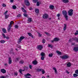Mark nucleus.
Here are the masks:
<instances>
[{
	"instance_id": "de8ad7c7",
	"label": "nucleus",
	"mask_w": 78,
	"mask_h": 78,
	"mask_svg": "<svg viewBox=\"0 0 78 78\" xmlns=\"http://www.w3.org/2000/svg\"><path fill=\"white\" fill-rule=\"evenodd\" d=\"M22 16V15L20 14H19L17 16V17H20Z\"/></svg>"
},
{
	"instance_id": "c9c22d12",
	"label": "nucleus",
	"mask_w": 78,
	"mask_h": 78,
	"mask_svg": "<svg viewBox=\"0 0 78 78\" xmlns=\"http://www.w3.org/2000/svg\"><path fill=\"white\" fill-rule=\"evenodd\" d=\"M48 47H50V48H52L53 47V45L49 44L48 45Z\"/></svg>"
},
{
	"instance_id": "13d9d810",
	"label": "nucleus",
	"mask_w": 78,
	"mask_h": 78,
	"mask_svg": "<svg viewBox=\"0 0 78 78\" xmlns=\"http://www.w3.org/2000/svg\"><path fill=\"white\" fill-rule=\"evenodd\" d=\"M8 11H6L5 12L4 14H5V15L6 14L8 13Z\"/></svg>"
},
{
	"instance_id": "393cba45",
	"label": "nucleus",
	"mask_w": 78,
	"mask_h": 78,
	"mask_svg": "<svg viewBox=\"0 0 78 78\" xmlns=\"http://www.w3.org/2000/svg\"><path fill=\"white\" fill-rule=\"evenodd\" d=\"M28 35L29 36H31V37L32 38H34V37H33V36L32 35V34H31L30 33H28Z\"/></svg>"
},
{
	"instance_id": "ea45409f",
	"label": "nucleus",
	"mask_w": 78,
	"mask_h": 78,
	"mask_svg": "<svg viewBox=\"0 0 78 78\" xmlns=\"http://www.w3.org/2000/svg\"><path fill=\"white\" fill-rule=\"evenodd\" d=\"M45 58L44 57L42 56V57H41V60H44V59Z\"/></svg>"
},
{
	"instance_id": "5fc2aeb1",
	"label": "nucleus",
	"mask_w": 78,
	"mask_h": 78,
	"mask_svg": "<svg viewBox=\"0 0 78 78\" xmlns=\"http://www.w3.org/2000/svg\"><path fill=\"white\" fill-rule=\"evenodd\" d=\"M29 67L30 69H32V66H31V65H30Z\"/></svg>"
},
{
	"instance_id": "9d476101",
	"label": "nucleus",
	"mask_w": 78,
	"mask_h": 78,
	"mask_svg": "<svg viewBox=\"0 0 78 78\" xmlns=\"http://www.w3.org/2000/svg\"><path fill=\"white\" fill-rule=\"evenodd\" d=\"M38 72H40V71H41L42 74H44V73H45V70L42 69H38Z\"/></svg>"
},
{
	"instance_id": "473e14b6",
	"label": "nucleus",
	"mask_w": 78,
	"mask_h": 78,
	"mask_svg": "<svg viewBox=\"0 0 78 78\" xmlns=\"http://www.w3.org/2000/svg\"><path fill=\"white\" fill-rule=\"evenodd\" d=\"M14 24V22H13V21H11L10 22V24L9 25L12 26V24Z\"/></svg>"
},
{
	"instance_id": "2eb2a0df",
	"label": "nucleus",
	"mask_w": 78,
	"mask_h": 78,
	"mask_svg": "<svg viewBox=\"0 0 78 78\" xmlns=\"http://www.w3.org/2000/svg\"><path fill=\"white\" fill-rule=\"evenodd\" d=\"M37 63H38L37 61L36 60L33 61L32 62V64H33L34 65H37Z\"/></svg>"
},
{
	"instance_id": "4468645a",
	"label": "nucleus",
	"mask_w": 78,
	"mask_h": 78,
	"mask_svg": "<svg viewBox=\"0 0 78 78\" xmlns=\"http://www.w3.org/2000/svg\"><path fill=\"white\" fill-rule=\"evenodd\" d=\"M8 62L9 64H12V60L11 59V57H9V58Z\"/></svg>"
},
{
	"instance_id": "6ab92c4d",
	"label": "nucleus",
	"mask_w": 78,
	"mask_h": 78,
	"mask_svg": "<svg viewBox=\"0 0 78 78\" xmlns=\"http://www.w3.org/2000/svg\"><path fill=\"white\" fill-rule=\"evenodd\" d=\"M11 27H12V26L10 25H9L8 27H7L8 30V31H9V30H11Z\"/></svg>"
},
{
	"instance_id": "7c9ffc66",
	"label": "nucleus",
	"mask_w": 78,
	"mask_h": 78,
	"mask_svg": "<svg viewBox=\"0 0 78 78\" xmlns=\"http://www.w3.org/2000/svg\"><path fill=\"white\" fill-rule=\"evenodd\" d=\"M24 71L25 70H22L21 69H20L19 70V72L20 73H22V72H24Z\"/></svg>"
},
{
	"instance_id": "680f3d73",
	"label": "nucleus",
	"mask_w": 78,
	"mask_h": 78,
	"mask_svg": "<svg viewBox=\"0 0 78 78\" xmlns=\"http://www.w3.org/2000/svg\"><path fill=\"white\" fill-rule=\"evenodd\" d=\"M57 16H58V17H59V16H60V14H57Z\"/></svg>"
},
{
	"instance_id": "423d86ee",
	"label": "nucleus",
	"mask_w": 78,
	"mask_h": 78,
	"mask_svg": "<svg viewBox=\"0 0 78 78\" xmlns=\"http://www.w3.org/2000/svg\"><path fill=\"white\" fill-rule=\"evenodd\" d=\"M2 35L3 36V38H4V39H5V38L7 40H8L9 39V38H10L9 37V36H5V35L4 34H2Z\"/></svg>"
},
{
	"instance_id": "bf43d9fd",
	"label": "nucleus",
	"mask_w": 78,
	"mask_h": 78,
	"mask_svg": "<svg viewBox=\"0 0 78 78\" xmlns=\"http://www.w3.org/2000/svg\"><path fill=\"white\" fill-rule=\"evenodd\" d=\"M14 2V0H10V2L11 3H12Z\"/></svg>"
},
{
	"instance_id": "c03bdc74",
	"label": "nucleus",
	"mask_w": 78,
	"mask_h": 78,
	"mask_svg": "<svg viewBox=\"0 0 78 78\" xmlns=\"http://www.w3.org/2000/svg\"><path fill=\"white\" fill-rule=\"evenodd\" d=\"M23 62H24L23 61L21 60V61H20V64H23Z\"/></svg>"
},
{
	"instance_id": "0e129e2a",
	"label": "nucleus",
	"mask_w": 78,
	"mask_h": 78,
	"mask_svg": "<svg viewBox=\"0 0 78 78\" xmlns=\"http://www.w3.org/2000/svg\"><path fill=\"white\" fill-rule=\"evenodd\" d=\"M30 9L32 10V9H33V8H30Z\"/></svg>"
},
{
	"instance_id": "f704fd0d",
	"label": "nucleus",
	"mask_w": 78,
	"mask_h": 78,
	"mask_svg": "<svg viewBox=\"0 0 78 78\" xmlns=\"http://www.w3.org/2000/svg\"><path fill=\"white\" fill-rule=\"evenodd\" d=\"M41 55L42 56H44L45 55V53L44 52H42L41 53Z\"/></svg>"
},
{
	"instance_id": "cd10ccee",
	"label": "nucleus",
	"mask_w": 78,
	"mask_h": 78,
	"mask_svg": "<svg viewBox=\"0 0 78 78\" xmlns=\"http://www.w3.org/2000/svg\"><path fill=\"white\" fill-rule=\"evenodd\" d=\"M56 53H58V55H61V52L58 51H56Z\"/></svg>"
},
{
	"instance_id": "6e6d98bb",
	"label": "nucleus",
	"mask_w": 78,
	"mask_h": 78,
	"mask_svg": "<svg viewBox=\"0 0 78 78\" xmlns=\"http://www.w3.org/2000/svg\"><path fill=\"white\" fill-rule=\"evenodd\" d=\"M0 78H6V77L5 76H1Z\"/></svg>"
},
{
	"instance_id": "a211bd4d",
	"label": "nucleus",
	"mask_w": 78,
	"mask_h": 78,
	"mask_svg": "<svg viewBox=\"0 0 78 78\" xmlns=\"http://www.w3.org/2000/svg\"><path fill=\"white\" fill-rule=\"evenodd\" d=\"M22 11H23V12H24V13H26L27 12V11H26V10H25L24 8H22Z\"/></svg>"
},
{
	"instance_id": "bb28decb",
	"label": "nucleus",
	"mask_w": 78,
	"mask_h": 78,
	"mask_svg": "<svg viewBox=\"0 0 78 78\" xmlns=\"http://www.w3.org/2000/svg\"><path fill=\"white\" fill-rule=\"evenodd\" d=\"M9 15H5V19H8V17H9Z\"/></svg>"
},
{
	"instance_id": "7ed1b4c3",
	"label": "nucleus",
	"mask_w": 78,
	"mask_h": 78,
	"mask_svg": "<svg viewBox=\"0 0 78 78\" xmlns=\"http://www.w3.org/2000/svg\"><path fill=\"white\" fill-rule=\"evenodd\" d=\"M48 17V15L47 14H44L43 16V18L44 19H46Z\"/></svg>"
},
{
	"instance_id": "f257e3e1",
	"label": "nucleus",
	"mask_w": 78,
	"mask_h": 78,
	"mask_svg": "<svg viewBox=\"0 0 78 78\" xmlns=\"http://www.w3.org/2000/svg\"><path fill=\"white\" fill-rule=\"evenodd\" d=\"M74 41L78 42V38L75 37L70 38L69 41V42H74Z\"/></svg>"
},
{
	"instance_id": "79ce46f5",
	"label": "nucleus",
	"mask_w": 78,
	"mask_h": 78,
	"mask_svg": "<svg viewBox=\"0 0 78 78\" xmlns=\"http://www.w3.org/2000/svg\"><path fill=\"white\" fill-rule=\"evenodd\" d=\"M75 73H76V74H78V69L75 70Z\"/></svg>"
},
{
	"instance_id": "5701e85b",
	"label": "nucleus",
	"mask_w": 78,
	"mask_h": 78,
	"mask_svg": "<svg viewBox=\"0 0 78 78\" xmlns=\"http://www.w3.org/2000/svg\"><path fill=\"white\" fill-rule=\"evenodd\" d=\"M35 11L37 14H38L39 13V10L38 9H36L35 10Z\"/></svg>"
},
{
	"instance_id": "49530a36",
	"label": "nucleus",
	"mask_w": 78,
	"mask_h": 78,
	"mask_svg": "<svg viewBox=\"0 0 78 78\" xmlns=\"http://www.w3.org/2000/svg\"><path fill=\"white\" fill-rule=\"evenodd\" d=\"M45 42V40L44 39H43L42 41V43H44Z\"/></svg>"
},
{
	"instance_id": "4d7b16f0",
	"label": "nucleus",
	"mask_w": 78,
	"mask_h": 78,
	"mask_svg": "<svg viewBox=\"0 0 78 78\" xmlns=\"http://www.w3.org/2000/svg\"><path fill=\"white\" fill-rule=\"evenodd\" d=\"M75 44V43H72L71 45H74Z\"/></svg>"
},
{
	"instance_id": "052dcab7",
	"label": "nucleus",
	"mask_w": 78,
	"mask_h": 78,
	"mask_svg": "<svg viewBox=\"0 0 78 78\" xmlns=\"http://www.w3.org/2000/svg\"><path fill=\"white\" fill-rule=\"evenodd\" d=\"M45 34L48 35V36H49V34L47 32H45Z\"/></svg>"
},
{
	"instance_id": "1a4fd4ad",
	"label": "nucleus",
	"mask_w": 78,
	"mask_h": 78,
	"mask_svg": "<svg viewBox=\"0 0 78 78\" xmlns=\"http://www.w3.org/2000/svg\"><path fill=\"white\" fill-rule=\"evenodd\" d=\"M23 39H25V37L23 36H22L21 37H20V38L19 39V43H20V42H21L22 40H23Z\"/></svg>"
},
{
	"instance_id": "ddd939ff",
	"label": "nucleus",
	"mask_w": 78,
	"mask_h": 78,
	"mask_svg": "<svg viewBox=\"0 0 78 78\" xmlns=\"http://www.w3.org/2000/svg\"><path fill=\"white\" fill-rule=\"evenodd\" d=\"M66 64L67 65V67H69L71 66V63L70 62H68L66 63Z\"/></svg>"
},
{
	"instance_id": "864d4df0",
	"label": "nucleus",
	"mask_w": 78,
	"mask_h": 78,
	"mask_svg": "<svg viewBox=\"0 0 78 78\" xmlns=\"http://www.w3.org/2000/svg\"><path fill=\"white\" fill-rule=\"evenodd\" d=\"M38 34L39 36L40 37H41V36H42V34H40L39 33H38Z\"/></svg>"
},
{
	"instance_id": "4be33fe9",
	"label": "nucleus",
	"mask_w": 78,
	"mask_h": 78,
	"mask_svg": "<svg viewBox=\"0 0 78 78\" xmlns=\"http://www.w3.org/2000/svg\"><path fill=\"white\" fill-rule=\"evenodd\" d=\"M64 27L63 28V30L64 31H65V30H66L67 28V25H66V24H64Z\"/></svg>"
},
{
	"instance_id": "4c0bfd02",
	"label": "nucleus",
	"mask_w": 78,
	"mask_h": 78,
	"mask_svg": "<svg viewBox=\"0 0 78 78\" xmlns=\"http://www.w3.org/2000/svg\"><path fill=\"white\" fill-rule=\"evenodd\" d=\"M76 32L75 33H74V35H78V30H76Z\"/></svg>"
},
{
	"instance_id": "c85d7f7f",
	"label": "nucleus",
	"mask_w": 78,
	"mask_h": 78,
	"mask_svg": "<svg viewBox=\"0 0 78 78\" xmlns=\"http://www.w3.org/2000/svg\"><path fill=\"white\" fill-rule=\"evenodd\" d=\"M6 42L5 41L3 40H2L0 41V42L2 44H4Z\"/></svg>"
},
{
	"instance_id": "774afa93",
	"label": "nucleus",
	"mask_w": 78,
	"mask_h": 78,
	"mask_svg": "<svg viewBox=\"0 0 78 78\" xmlns=\"http://www.w3.org/2000/svg\"><path fill=\"white\" fill-rule=\"evenodd\" d=\"M4 65H5V66H7V64L5 63V64H4Z\"/></svg>"
},
{
	"instance_id": "58836bf2",
	"label": "nucleus",
	"mask_w": 78,
	"mask_h": 78,
	"mask_svg": "<svg viewBox=\"0 0 78 78\" xmlns=\"http://www.w3.org/2000/svg\"><path fill=\"white\" fill-rule=\"evenodd\" d=\"M16 5H13L12 6V9H16Z\"/></svg>"
},
{
	"instance_id": "2f4dec72",
	"label": "nucleus",
	"mask_w": 78,
	"mask_h": 78,
	"mask_svg": "<svg viewBox=\"0 0 78 78\" xmlns=\"http://www.w3.org/2000/svg\"><path fill=\"white\" fill-rule=\"evenodd\" d=\"M73 76L74 77H77V76H78V74L74 73L73 74Z\"/></svg>"
},
{
	"instance_id": "412c9836",
	"label": "nucleus",
	"mask_w": 78,
	"mask_h": 78,
	"mask_svg": "<svg viewBox=\"0 0 78 78\" xmlns=\"http://www.w3.org/2000/svg\"><path fill=\"white\" fill-rule=\"evenodd\" d=\"M63 2V3H69V0H62Z\"/></svg>"
},
{
	"instance_id": "3c124183",
	"label": "nucleus",
	"mask_w": 78,
	"mask_h": 78,
	"mask_svg": "<svg viewBox=\"0 0 78 78\" xmlns=\"http://www.w3.org/2000/svg\"><path fill=\"white\" fill-rule=\"evenodd\" d=\"M18 25H16L15 26V27L16 28H18Z\"/></svg>"
},
{
	"instance_id": "20e7f679",
	"label": "nucleus",
	"mask_w": 78,
	"mask_h": 78,
	"mask_svg": "<svg viewBox=\"0 0 78 78\" xmlns=\"http://www.w3.org/2000/svg\"><path fill=\"white\" fill-rule=\"evenodd\" d=\"M61 58L62 59H67V58H69V56L67 55H66L63 56H62L61 57Z\"/></svg>"
},
{
	"instance_id": "f8f14e48",
	"label": "nucleus",
	"mask_w": 78,
	"mask_h": 78,
	"mask_svg": "<svg viewBox=\"0 0 78 78\" xmlns=\"http://www.w3.org/2000/svg\"><path fill=\"white\" fill-rule=\"evenodd\" d=\"M1 70V72L2 73H5L6 71V70H5L4 69H1L0 70Z\"/></svg>"
},
{
	"instance_id": "f3484780",
	"label": "nucleus",
	"mask_w": 78,
	"mask_h": 78,
	"mask_svg": "<svg viewBox=\"0 0 78 78\" xmlns=\"http://www.w3.org/2000/svg\"><path fill=\"white\" fill-rule=\"evenodd\" d=\"M62 12L64 16V15H66V14H67V12H66V11L65 10L63 11Z\"/></svg>"
},
{
	"instance_id": "09e8293b",
	"label": "nucleus",
	"mask_w": 78,
	"mask_h": 78,
	"mask_svg": "<svg viewBox=\"0 0 78 78\" xmlns=\"http://www.w3.org/2000/svg\"><path fill=\"white\" fill-rule=\"evenodd\" d=\"M39 5H40L39 2H37V5L38 6H39Z\"/></svg>"
},
{
	"instance_id": "a18cd8bd",
	"label": "nucleus",
	"mask_w": 78,
	"mask_h": 78,
	"mask_svg": "<svg viewBox=\"0 0 78 78\" xmlns=\"http://www.w3.org/2000/svg\"><path fill=\"white\" fill-rule=\"evenodd\" d=\"M16 47L20 48H21V46L19 45H17Z\"/></svg>"
},
{
	"instance_id": "b1692460",
	"label": "nucleus",
	"mask_w": 78,
	"mask_h": 78,
	"mask_svg": "<svg viewBox=\"0 0 78 78\" xmlns=\"http://www.w3.org/2000/svg\"><path fill=\"white\" fill-rule=\"evenodd\" d=\"M49 8L51 9H54V7L53 5H50L49 6Z\"/></svg>"
},
{
	"instance_id": "338daca9",
	"label": "nucleus",
	"mask_w": 78,
	"mask_h": 78,
	"mask_svg": "<svg viewBox=\"0 0 78 78\" xmlns=\"http://www.w3.org/2000/svg\"><path fill=\"white\" fill-rule=\"evenodd\" d=\"M16 51H18V49H17V48H16Z\"/></svg>"
},
{
	"instance_id": "8fccbe9b",
	"label": "nucleus",
	"mask_w": 78,
	"mask_h": 78,
	"mask_svg": "<svg viewBox=\"0 0 78 78\" xmlns=\"http://www.w3.org/2000/svg\"><path fill=\"white\" fill-rule=\"evenodd\" d=\"M18 74V73H17V72H15L14 73V75L16 76H17V75Z\"/></svg>"
},
{
	"instance_id": "dca6fc26",
	"label": "nucleus",
	"mask_w": 78,
	"mask_h": 78,
	"mask_svg": "<svg viewBox=\"0 0 78 78\" xmlns=\"http://www.w3.org/2000/svg\"><path fill=\"white\" fill-rule=\"evenodd\" d=\"M53 70H55V73H56V74H57V73H58V72H57L58 71L56 70V68L54 67L53 68Z\"/></svg>"
},
{
	"instance_id": "e2e57ef3",
	"label": "nucleus",
	"mask_w": 78,
	"mask_h": 78,
	"mask_svg": "<svg viewBox=\"0 0 78 78\" xmlns=\"http://www.w3.org/2000/svg\"><path fill=\"white\" fill-rule=\"evenodd\" d=\"M66 73H68V74H69V72H68V71H66Z\"/></svg>"
},
{
	"instance_id": "c756f323",
	"label": "nucleus",
	"mask_w": 78,
	"mask_h": 78,
	"mask_svg": "<svg viewBox=\"0 0 78 78\" xmlns=\"http://www.w3.org/2000/svg\"><path fill=\"white\" fill-rule=\"evenodd\" d=\"M24 76H25V77H28V76H31V74H29V73H27V74L26 75H24Z\"/></svg>"
},
{
	"instance_id": "6e6552de",
	"label": "nucleus",
	"mask_w": 78,
	"mask_h": 78,
	"mask_svg": "<svg viewBox=\"0 0 78 78\" xmlns=\"http://www.w3.org/2000/svg\"><path fill=\"white\" fill-rule=\"evenodd\" d=\"M59 41V38H55L53 40L51 41L52 42H53L54 41Z\"/></svg>"
},
{
	"instance_id": "a19ab883",
	"label": "nucleus",
	"mask_w": 78,
	"mask_h": 78,
	"mask_svg": "<svg viewBox=\"0 0 78 78\" xmlns=\"http://www.w3.org/2000/svg\"><path fill=\"white\" fill-rule=\"evenodd\" d=\"M2 6H3V7H6V4H3L2 5Z\"/></svg>"
},
{
	"instance_id": "9b49d317",
	"label": "nucleus",
	"mask_w": 78,
	"mask_h": 78,
	"mask_svg": "<svg viewBox=\"0 0 78 78\" xmlns=\"http://www.w3.org/2000/svg\"><path fill=\"white\" fill-rule=\"evenodd\" d=\"M37 48L38 50H42V46L41 45H38L37 46Z\"/></svg>"
},
{
	"instance_id": "0eeeda50",
	"label": "nucleus",
	"mask_w": 78,
	"mask_h": 78,
	"mask_svg": "<svg viewBox=\"0 0 78 78\" xmlns=\"http://www.w3.org/2000/svg\"><path fill=\"white\" fill-rule=\"evenodd\" d=\"M74 50L75 51H78V45L77 44L76 45V47H75L74 48Z\"/></svg>"
},
{
	"instance_id": "aec40b11",
	"label": "nucleus",
	"mask_w": 78,
	"mask_h": 78,
	"mask_svg": "<svg viewBox=\"0 0 78 78\" xmlns=\"http://www.w3.org/2000/svg\"><path fill=\"white\" fill-rule=\"evenodd\" d=\"M64 16V17H65L66 20H68V16L67 14L65 15Z\"/></svg>"
},
{
	"instance_id": "72a5a7b5",
	"label": "nucleus",
	"mask_w": 78,
	"mask_h": 78,
	"mask_svg": "<svg viewBox=\"0 0 78 78\" xmlns=\"http://www.w3.org/2000/svg\"><path fill=\"white\" fill-rule=\"evenodd\" d=\"M49 57H51L53 56V54L50 53L49 54Z\"/></svg>"
},
{
	"instance_id": "37998d69",
	"label": "nucleus",
	"mask_w": 78,
	"mask_h": 78,
	"mask_svg": "<svg viewBox=\"0 0 78 78\" xmlns=\"http://www.w3.org/2000/svg\"><path fill=\"white\" fill-rule=\"evenodd\" d=\"M23 16H25V17H27V16H28V14H27L26 13H24Z\"/></svg>"
},
{
	"instance_id": "f03ea898",
	"label": "nucleus",
	"mask_w": 78,
	"mask_h": 78,
	"mask_svg": "<svg viewBox=\"0 0 78 78\" xmlns=\"http://www.w3.org/2000/svg\"><path fill=\"white\" fill-rule=\"evenodd\" d=\"M73 10L72 9H70L68 11V14L70 16H72L73 14Z\"/></svg>"
},
{
	"instance_id": "69168bd1",
	"label": "nucleus",
	"mask_w": 78,
	"mask_h": 78,
	"mask_svg": "<svg viewBox=\"0 0 78 78\" xmlns=\"http://www.w3.org/2000/svg\"><path fill=\"white\" fill-rule=\"evenodd\" d=\"M26 78H31V77H26Z\"/></svg>"
},
{
	"instance_id": "a878e982",
	"label": "nucleus",
	"mask_w": 78,
	"mask_h": 78,
	"mask_svg": "<svg viewBox=\"0 0 78 78\" xmlns=\"http://www.w3.org/2000/svg\"><path fill=\"white\" fill-rule=\"evenodd\" d=\"M2 31L4 33H6V29L5 28H3L2 29Z\"/></svg>"
},
{
	"instance_id": "e433bc0d",
	"label": "nucleus",
	"mask_w": 78,
	"mask_h": 78,
	"mask_svg": "<svg viewBox=\"0 0 78 78\" xmlns=\"http://www.w3.org/2000/svg\"><path fill=\"white\" fill-rule=\"evenodd\" d=\"M28 21H29V22H31V20H31V18H28Z\"/></svg>"
},
{
	"instance_id": "603ef678",
	"label": "nucleus",
	"mask_w": 78,
	"mask_h": 78,
	"mask_svg": "<svg viewBox=\"0 0 78 78\" xmlns=\"http://www.w3.org/2000/svg\"><path fill=\"white\" fill-rule=\"evenodd\" d=\"M37 1V0H33V2L34 3H36V2Z\"/></svg>"
},
{
	"instance_id": "39448f33",
	"label": "nucleus",
	"mask_w": 78,
	"mask_h": 78,
	"mask_svg": "<svg viewBox=\"0 0 78 78\" xmlns=\"http://www.w3.org/2000/svg\"><path fill=\"white\" fill-rule=\"evenodd\" d=\"M25 3L27 6H29L30 5V2H28V0H25L24 1Z\"/></svg>"
}]
</instances>
